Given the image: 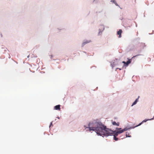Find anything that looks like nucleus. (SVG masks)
I'll use <instances>...</instances> for the list:
<instances>
[{
    "label": "nucleus",
    "mask_w": 154,
    "mask_h": 154,
    "mask_svg": "<svg viewBox=\"0 0 154 154\" xmlns=\"http://www.w3.org/2000/svg\"><path fill=\"white\" fill-rule=\"evenodd\" d=\"M92 124L93 123H90L88 124V127L85 126L84 127L85 128H88L89 131H94L98 135L103 137L111 135L114 132L111 130L107 128L106 126L103 125L100 122H96L94 123L93 125H92Z\"/></svg>",
    "instance_id": "1"
},
{
    "label": "nucleus",
    "mask_w": 154,
    "mask_h": 154,
    "mask_svg": "<svg viewBox=\"0 0 154 154\" xmlns=\"http://www.w3.org/2000/svg\"><path fill=\"white\" fill-rule=\"evenodd\" d=\"M118 129L119 130H118L115 134L114 135V136H116L118 135V134L122 133L123 132L127 131L128 129L127 128H125L122 130H120V129H121V128H118Z\"/></svg>",
    "instance_id": "2"
},
{
    "label": "nucleus",
    "mask_w": 154,
    "mask_h": 154,
    "mask_svg": "<svg viewBox=\"0 0 154 154\" xmlns=\"http://www.w3.org/2000/svg\"><path fill=\"white\" fill-rule=\"evenodd\" d=\"M153 118H152V119H148V120H143L139 124H138V125H137L136 126H135V127H134L133 128H134L135 127H137L138 126H139L140 125H141L143 122H146L148 120H152L153 119Z\"/></svg>",
    "instance_id": "3"
},
{
    "label": "nucleus",
    "mask_w": 154,
    "mask_h": 154,
    "mask_svg": "<svg viewBox=\"0 0 154 154\" xmlns=\"http://www.w3.org/2000/svg\"><path fill=\"white\" fill-rule=\"evenodd\" d=\"M122 32V29H120L119 31H118L117 32V34L118 35H119V38H120L121 37V34Z\"/></svg>",
    "instance_id": "4"
},
{
    "label": "nucleus",
    "mask_w": 154,
    "mask_h": 154,
    "mask_svg": "<svg viewBox=\"0 0 154 154\" xmlns=\"http://www.w3.org/2000/svg\"><path fill=\"white\" fill-rule=\"evenodd\" d=\"M54 109L56 110H60V105H58L56 106H54Z\"/></svg>",
    "instance_id": "5"
},
{
    "label": "nucleus",
    "mask_w": 154,
    "mask_h": 154,
    "mask_svg": "<svg viewBox=\"0 0 154 154\" xmlns=\"http://www.w3.org/2000/svg\"><path fill=\"white\" fill-rule=\"evenodd\" d=\"M112 124L114 125H116L117 126H119V123L118 122L116 123L115 121L112 122Z\"/></svg>",
    "instance_id": "6"
},
{
    "label": "nucleus",
    "mask_w": 154,
    "mask_h": 154,
    "mask_svg": "<svg viewBox=\"0 0 154 154\" xmlns=\"http://www.w3.org/2000/svg\"><path fill=\"white\" fill-rule=\"evenodd\" d=\"M91 42L90 40H87L84 42L82 44V46H84L85 44L89 43Z\"/></svg>",
    "instance_id": "7"
},
{
    "label": "nucleus",
    "mask_w": 154,
    "mask_h": 154,
    "mask_svg": "<svg viewBox=\"0 0 154 154\" xmlns=\"http://www.w3.org/2000/svg\"><path fill=\"white\" fill-rule=\"evenodd\" d=\"M131 61L130 60H129L126 62V65H128L129 63H131Z\"/></svg>",
    "instance_id": "8"
},
{
    "label": "nucleus",
    "mask_w": 154,
    "mask_h": 154,
    "mask_svg": "<svg viewBox=\"0 0 154 154\" xmlns=\"http://www.w3.org/2000/svg\"><path fill=\"white\" fill-rule=\"evenodd\" d=\"M137 99H136V100L133 103L131 106H132L134 105L135 104L137 103Z\"/></svg>",
    "instance_id": "9"
},
{
    "label": "nucleus",
    "mask_w": 154,
    "mask_h": 154,
    "mask_svg": "<svg viewBox=\"0 0 154 154\" xmlns=\"http://www.w3.org/2000/svg\"><path fill=\"white\" fill-rule=\"evenodd\" d=\"M111 2H113V3H114L115 5H116V6H118V5L117 4V3L116 2V1L115 0H112L111 1Z\"/></svg>",
    "instance_id": "10"
},
{
    "label": "nucleus",
    "mask_w": 154,
    "mask_h": 154,
    "mask_svg": "<svg viewBox=\"0 0 154 154\" xmlns=\"http://www.w3.org/2000/svg\"><path fill=\"white\" fill-rule=\"evenodd\" d=\"M114 140L116 141L118 139V138L116 137V136H114Z\"/></svg>",
    "instance_id": "11"
},
{
    "label": "nucleus",
    "mask_w": 154,
    "mask_h": 154,
    "mask_svg": "<svg viewBox=\"0 0 154 154\" xmlns=\"http://www.w3.org/2000/svg\"><path fill=\"white\" fill-rule=\"evenodd\" d=\"M122 63H124V64H126V62H125V61H123V62H122Z\"/></svg>",
    "instance_id": "12"
},
{
    "label": "nucleus",
    "mask_w": 154,
    "mask_h": 154,
    "mask_svg": "<svg viewBox=\"0 0 154 154\" xmlns=\"http://www.w3.org/2000/svg\"><path fill=\"white\" fill-rule=\"evenodd\" d=\"M51 125H52V122H51V123H50V127L51 126Z\"/></svg>",
    "instance_id": "13"
},
{
    "label": "nucleus",
    "mask_w": 154,
    "mask_h": 154,
    "mask_svg": "<svg viewBox=\"0 0 154 154\" xmlns=\"http://www.w3.org/2000/svg\"><path fill=\"white\" fill-rule=\"evenodd\" d=\"M119 69L120 70H121V69H119V68H117V69Z\"/></svg>",
    "instance_id": "14"
}]
</instances>
